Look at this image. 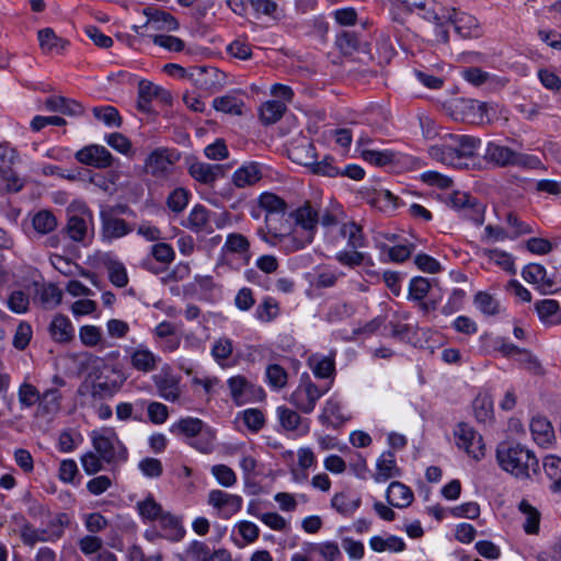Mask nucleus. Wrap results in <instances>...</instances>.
I'll use <instances>...</instances> for the list:
<instances>
[{
    "label": "nucleus",
    "mask_w": 561,
    "mask_h": 561,
    "mask_svg": "<svg viewBox=\"0 0 561 561\" xmlns=\"http://www.w3.org/2000/svg\"><path fill=\"white\" fill-rule=\"evenodd\" d=\"M496 461L502 470L520 480L537 474L540 468L535 453L520 443H500L496 447Z\"/></svg>",
    "instance_id": "f257e3e1"
},
{
    "label": "nucleus",
    "mask_w": 561,
    "mask_h": 561,
    "mask_svg": "<svg viewBox=\"0 0 561 561\" xmlns=\"http://www.w3.org/2000/svg\"><path fill=\"white\" fill-rule=\"evenodd\" d=\"M480 145L481 140L477 137L448 134L442 144L432 146L428 152L436 161L461 168V159L474 157Z\"/></svg>",
    "instance_id": "f03ea898"
},
{
    "label": "nucleus",
    "mask_w": 561,
    "mask_h": 561,
    "mask_svg": "<svg viewBox=\"0 0 561 561\" xmlns=\"http://www.w3.org/2000/svg\"><path fill=\"white\" fill-rule=\"evenodd\" d=\"M484 159L499 168L518 167L523 169H537L541 162L536 156L522 153L497 142H489Z\"/></svg>",
    "instance_id": "7ed1b4c3"
},
{
    "label": "nucleus",
    "mask_w": 561,
    "mask_h": 561,
    "mask_svg": "<svg viewBox=\"0 0 561 561\" xmlns=\"http://www.w3.org/2000/svg\"><path fill=\"white\" fill-rule=\"evenodd\" d=\"M323 394L324 391L320 390L309 376H302L299 386L290 394L289 402L302 413L309 414Z\"/></svg>",
    "instance_id": "20e7f679"
},
{
    "label": "nucleus",
    "mask_w": 561,
    "mask_h": 561,
    "mask_svg": "<svg viewBox=\"0 0 561 561\" xmlns=\"http://www.w3.org/2000/svg\"><path fill=\"white\" fill-rule=\"evenodd\" d=\"M289 217L295 220L296 226L300 227L306 234L304 241L297 243L296 249H301L307 243H311L320 220L318 209L310 202H305L304 205L291 211Z\"/></svg>",
    "instance_id": "39448f33"
},
{
    "label": "nucleus",
    "mask_w": 561,
    "mask_h": 561,
    "mask_svg": "<svg viewBox=\"0 0 561 561\" xmlns=\"http://www.w3.org/2000/svg\"><path fill=\"white\" fill-rule=\"evenodd\" d=\"M216 514L224 519H229L242 507V497L237 494H230L222 490H211L207 500Z\"/></svg>",
    "instance_id": "423d86ee"
},
{
    "label": "nucleus",
    "mask_w": 561,
    "mask_h": 561,
    "mask_svg": "<svg viewBox=\"0 0 561 561\" xmlns=\"http://www.w3.org/2000/svg\"><path fill=\"white\" fill-rule=\"evenodd\" d=\"M457 446L476 460L484 456V444L482 436L466 423H460L455 432Z\"/></svg>",
    "instance_id": "0eeeda50"
},
{
    "label": "nucleus",
    "mask_w": 561,
    "mask_h": 561,
    "mask_svg": "<svg viewBox=\"0 0 561 561\" xmlns=\"http://www.w3.org/2000/svg\"><path fill=\"white\" fill-rule=\"evenodd\" d=\"M147 20L141 25H134L136 33L142 27H151L154 31H175L179 28V22L170 13L157 8L148 7L142 11Z\"/></svg>",
    "instance_id": "6e6552de"
},
{
    "label": "nucleus",
    "mask_w": 561,
    "mask_h": 561,
    "mask_svg": "<svg viewBox=\"0 0 561 561\" xmlns=\"http://www.w3.org/2000/svg\"><path fill=\"white\" fill-rule=\"evenodd\" d=\"M260 206L266 210L265 225L270 228L275 236L282 232L276 231V221L278 217H284L287 204L286 202L274 193H263L259 198Z\"/></svg>",
    "instance_id": "1a4fd4ad"
},
{
    "label": "nucleus",
    "mask_w": 561,
    "mask_h": 561,
    "mask_svg": "<svg viewBox=\"0 0 561 561\" xmlns=\"http://www.w3.org/2000/svg\"><path fill=\"white\" fill-rule=\"evenodd\" d=\"M180 379L179 376L172 373L170 367L162 368L159 374L152 377L159 396L171 402H175L180 398Z\"/></svg>",
    "instance_id": "9d476101"
},
{
    "label": "nucleus",
    "mask_w": 561,
    "mask_h": 561,
    "mask_svg": "<svg viewBox=\"0 0 561 561\" xmlns=\"http://www.w3.org/2000/svg\"><path fill=\"white\" fill-rule=\"evenodd\" d=\"M173 163L174 159L170 149L160 147L154 149L145 160V171L157 179L165 178Z\"/></svg>",
    "instance_id": "9b49d317"
},
{
    "label": "nucleus",
    "mask_w": 561,
    "mask_h": 561,
    "mask_svg": "<svg viewBox=\"0 0 561 561\" xmlns=\"http://www.w3.org/2000/svg\"><path fill=\"white\" fill-rule=\"evenodd\" d=\"M88 377L85 386L91 389L94 399H103L105 394V381H102L103 369L105 362L103 358L90 355L85 362Z\"/></svg>",
    "instance_id": "f8f14e48"
},
{
    "label": "nucleus",
    "mask_w": 561,
    "mask_h": 561,
    "mask_svg": "<svg viewBox=\"0 0 561 561\" xmlns=\"http://www.w3.org/2000/svg\"><path fill=\"white\" fill-rule=\"evenodd\" d=\"M227 167L224 164H209L194 161L188 167L190 175L197 182L213 185L217 179L225 176Z\"/></svg>",
    "instance_id": "ddd939ff"
},
{
    "label": "nucleus",
    "mask_w": 561,
    "mask_h": 561,
    "mask_svg": "<svg viewBox=\"0 0 561 561\" xmlns=\"http://www.w3.org/2000/svg\"><path fill=\"white\" fill-rule=\"evenodd\" d=\"M522 276L526 282L537 285V288L542 294L557 291L554 280L547 275V271L541 264L530 263L526 265L522 272Z\"/></svg>",
    "instance_id": "4468645a"
},
{
    "label": "nucleus",
    "mask_w": 561,
    "mask_h": 561,
    "mask_svg": "<svg viewBox=\"0 0 561 561\" xmlns=\"http://www.w3.org/2000/svg\"><path fill=\"white\" fill-rule=\"evenodd\" d=\"M93 448L94 451H88L81 457L83 470L88 474H94L102 469V462L105 459V436L95 435Z\"/></svg>",
    "instance_id": "2eb2a0df"
},
{
    "label": "nucleus",
    "mask_w": 561,
    "mask_h": 561,
    "mask_svg": "<svg viewBox=\"0 0 561 561\" xmlns=\"http://www.w3.org/2000/svg\"><path fill=\"white\" fill-rule=\"evenodd\" d=\"M129 360L134 369L147 374L157 368L160 358L146 345L139 344L136 348L129 352Z\"/></svg>",
    "instance_id": "dca6fc26"
},
{
    "label": "nucleus",
    "mask_w": 561,
    "mask_h": 561,
    "mask_svg": "<svg viewBox=\"0 0 561 561\" xmlns=\"http://www.w3.org/2000/svg\"><path fill=\"white\" fill-rule=\"evenodd\" d=\"M401 469L397 466L396 456L391 450L383 451L376 462L374 480L378 483L386 482L391 478L401 477Z\"/></svg>",
    "instance_id": "f3484780"
},
{
    "label": "nucleus",
    "mask_w": 561,
    "mask_h": 561,
    "mask_svg": "<svg viewBox=\"0 0 561 561\" xmlns=\"http://www.w3.org/2000/svg\"><path fill=\"white\" fill-rule=\"evenodd\" d=\"M220 72L215 67L195 66L190 68L187 77L202 90H211L217 83Z\"/></svg>",
    "instance_id": "a211bd4d"
},
{
    "label": "nucleus",
    "mask_w": 561,
    "mask_h": 561,
    "mask_svg": "<svg viewBox=\"0 0 561 561\" xmlns=\"http://www.w3.org/2000/svg\"><path fill=\"white\" fill-rule=\"evenodd\" d=\"M288 157L295 163L311 168L317 159V152L313 144L307 139L295 142L288 148Z\"/></svg>",
    "instance_id": "6ab92c4d"
},
{
    "label": "nucleus",
    "mask_w": 561,
    "mask_h": 561,
    "mask_svg": "<svg viewBox=\"0 0 561 561\" xmlns=\"http://www.w3.org/2000/svg\"><path fill=\"white\" fill-rule=\"evenodd\" d=\"M413 499L412 490L399 481L391 482L386 492L387 502L398 508L410 506Z\"/></svg>",
    "instance_id": "aec40b11"
},
{
    "label": "nucleus",
    "mask_w": 561,
    "mask_h": 561,
    "mask_svg": "<svg viewBox=\"0 0 561 561\" xmlns=\"http://www.w3.org/2000/svg\"><path fill=\"white\" fill-rule=\"evenodd\" d=\"M78 162L96 169L105 168V148L99 145H88L75 153Z\"/></svg>",
    "instance_id": "412c9836"
},
{
    "label": "nucleus",
    "mask_w": 561,
    "mask_h": 561,
    "mask_svg": "<svg viewBox=\"0 0 561 561\" xmlns=\"http://www.w3.org/2000/svg\"><path fill=\"white\" fill-rule=\"evenodd\" d=\"M37 37L41 49L45 54H61L69 46V42L57 36L50 27L39 30Z\"/></svg>",
    "instance_id": "4be33fe9"
},
{
    "label": "nucleus",
    "mask_w": 561,
    "mask_h": 561,
    "mask_svg": "<svg viewBox=\"0 0 561 561\" xmlns=\"http://www.w3.org/2000/svg\"><path fill=\"white\" fill-rule=\"evenodd\" d=\"M518 512L524 516L523 529L528 535L539 533L541 514L527 499H523L517 505Z\"/></svg>",
    "instance_id": "5701e85b"
},
{
    "label": "nucleus",
    "mask_w": 561,
    "mask_h": 561,
    "mask_svg": "<svg viewBox=\"0 0 561 561\" xmlns=\"http://www.w3.org/2000/svg\"><path fill=\"white\" fill-rule=\"evenodd\" d=\"M277 417L282 427L286 431H298L300 434H307L309 426L301 416L294 410L282 405L276 410Z\"/></svg>",
    "instance_id": "b1692460"
},
{
    "label": "nucleus",
    "mask_w": 561,
    "mask_h": 561,
    "mask_svg": "<svg viewBox=\"0 0 561 561\" xmlns=\"http://www.w3.org/2000/svg\"><path fill=\"white\" fill-rule=\"evenodd\" d=\"M262 178L260 164L257 162H249L238 170L232 175V183L237 187H245L254 185Z\"/></svg>",
    "instance_id": "393cba45"
},
{
    "label": "nucleus",
    "mask_w": 561,
    "mask_h": 561,
    "mask_svg": "<svg viewBox=\"0 0 561 561\" xmlns=\"http://www.w3.org/2000/svg\"><path fill=\"white\" fill-rule=\"evenodd\" d=\"M49 333L55 342L68 343L73 339V327L67 317L57 314L49 324Z\"/></svg>",
    "instance_id": "a878e982"
},
{
    "label": "nucleus",
    "mask_w": 561,
    "mask_h": 561,
    "mask_svg": "<svg viewBox=\"0 0 561 561\" xmlns=\"http://www.w3.org/2000/svg\"><path fill=\"white\" fill-rule=\"evenodd\" d=\"M446 12L447 22L454 26L455 32L461 37L470 36L471 27L476 26V19L469 14L457 11L455 8L446 9Z\"/></svg>",
    "instance_id": "bb28decb"
},
{
    "label": "nucleus",
    "mask_w": 561,
    "mask_h": 561,
    "mask_svg": "<svg viewBox=\"0 0 561 561\" xmlns=\"http://www.w3.org/2000/svg\"><path fill=\"white\" fill-rule=\"evenodd\" d=\"M138 94L146 104H149L152 99H158L162 103L170 104L172 102L171 93L162 87L153 84L148 80H140L138 83Z\"/></svg>",
    "instance_id": "cd10ccee"
},
{
    "label": "nucleus",
    "mask_w": 561,
    "mask_h": 561,
    "mask_svg": "<svg viewBox=\"0 0 561 561\" xmlns=\"http://www.w3.org/2000/svg\"><path fill=\"white\" fill-rule=\"evenodd\" d=\"M190 552L196 561H231V556L227 550L218 549L210 552L209 547L201 541H194Z\"/></svg>",
    "instance_id": "c85d7f7f"
},
{
    "label": "nucleus",
    "mask_w": 561,
    "mask_h": 561,
    "mask_svg": "<svg viewBox=\"0 0 561 561\" xmlns=\"http://www.w3.org/2000/svg\"><path fill=\"white\" fill-rule=\"evenodd\" d=\"M129 176V165L107 151V182L113 185H124Z\"/></svg>",
    "instance_id": "c756f323"
},
{
    "label": "nucleus",
    "mask_w": 561,
    "mask_h": 561,
    "mask_svg": "<svg viewBox=\"0 0 561 561\" xmlns=\"http://www.w3.org/2000/svg\"><path fill=\"white\" fill-rule=\"evenodd\" d=\"M539 319L549 324L561 323V309L559 302L553 299H543L535 304Z\"/></svg>",
    "instance_id": "7c9ffc66"
},
{
    "label": "nucleus",
    "mask_w": 561,
    "mask_h": 561,
    "mask_svg": "<svg viewBox=\"0 0 561 561\" xmlns=\"http://www.w3.org/2000/svg\"><path fill=\"white\" fill-rule=\"evenodd\" d=\"M542 467L547 478L550 480V490L553 493H561V458L549 455L545 457Z\"/></svg>",
    "instance_id": "2f4dec72"
},
{
    "label": "nucleus",
    "mask_w": 561,
    "mask_h": 561,
    "mask_svg": "<svg viewBox=\"0 0 561 561\" xmlns=\"http://www.w3.org/2000/svg\"><path fill=\"white\" fill-rule=\"evenodd\" d=\"M204 430V422L197 417H184L171 426V432L187 438H195Z\"/></svg>",
    "instance_id": "473e14b6"
},
{
    "label": "nucleus",
    "mask_w": 561,
    "mask_h": 561,
    "mask_svg": "<svg viewBox=\"0 0 561 561\" xmlns=\"http://www.w3.org/2000/svg\"><path fill=\"white\" fill-rule=\"evenodd\" d=\"M65 231L72 241H84L89 231L88 218L79 215L70 216Z\"/></svg>",
    "instance_id": "72a5a7b5"
},
{
    "label": "nucleus",
    "mask_w": 561,
    "mask_h": 561,
    "mask_svg": "<svg viewBox=\"0 0 561 561\" xmlns=\"http://www.w3.org/2000/svg\"><path fill=\"white\" fill-rule=\"evenodd\" d=\"M340 234L347 239L350 249L357 250L366 245L363 229L354 221L343 224L340 228Z\"/></svg>",
    "instance_id": "f704fd0d"
},
{
    "label": "nucleus",
    "mask_w": 561,
    "mask_h": 561,
    "mask_svg": "<svg viewBox=\"0 0 561 561\" xmlns=\"http://www.w3.org/2000/svg\"><path fill=\"white\" fill-rule=\"evenodd\" d=\"M360 503L359 496L352 497L347 492L336 493L331 500L332 507L344 516H351L360 506Z\"/></svg>",
    "instance_id": "c9c22d12"
},
{
    "label": "nucleus",
    "mask_w": 561,
    "mask_h": 561,
    "mask_svg": "<svg viewBox=\"0 0 561 561\" xmlns=\"http://www.w3.org/2000/svg\"><path fill=\"white\" fill-rule=\"evenodd\" d=\"M286 111L284 102L272 100L266 101L260 108V118L264 125H272L278 122Z\"/></svg>",
    "instance_id": "e433bc0d"
},
{
    "label": "nucleus",
    "mask_w": 561,
    "mask_h": 561,
    "mask_svg": "<svg viewBox=\"0 0 561 561\" xmlns=\"http://www.w3.org/2000/svg\"><path fill=\"white\" fill-rule=\"evenodd\" d=\"M62 298V291L54 284L43 285L37 290V300L44 309L56 308Z\"/></svg>",
    "instance_id": "4c0bfd02"
},
{
    "label": "nucleus",
    "mask_w": 561,
    "mask_h": 561,
    "mask_svg": "<svg viewBox=\"0 0 561 561\" xmlns=\"http://www.w3.org/2000/svg\"><path fill=\"white\" fill-rule=\"evenodd\" d=\"M158 520L161 529L164 531L163 537L173 540H178L183 537L184 530L176 516L163 512Z\"/></svg>",
    "instance_id": "58836bf2"
},
{
    "label": "nucleus",
    "mask_w": 561,
    "mask_h": 561,
    "mask_svg": "<svg viewBox=\"0 0 561 561\" xmlns=\"http://www.w3.org/2000/svg\"><path fill=\"white\" fill-rule=\"evenodd\" d=\"M243 101L232 94L215 98L213 100V106L216 111L231 115H241Z\"/></svg>",
    "instance_id": "ea45409f"
},
{
    "label": "nucleus",
    "mask_w": 561,
    "mask_h": 561,
    "mask_svg": "<svg viewBox=\"0 0 561 561\" xmlns=\"http://www.w3.org/2000/svg\"><path fill=\"white\" fill-rule=\"evenodd\" d=\"M209 224V211L202 205H195L187 217L186 228L192 231H205Z\"/></svg>",
    "instance_id": "a19ab883"
},
{
    "label": "nucleus",
    "mask_w": 561,
    "mask_h": 561,
    "mask_svg": "<svg viewBox=\"0 0 561 561\" xmlns=\"http://www.w3.org/2000/svg\"><path fill=\"white\" fill-rule=\"evenodd\" d=\"M530 431L534 439L539 444H546L550 442L553 430L550 422L546 417H534L530 422Z\"/></svg>",
    "instance_id": "79ce46f5"
},
{
    "label": "nucleus",
    "mask_w": 561,
    "mask_h": 561,
    "mask_svg": "<svg viewBox=\"0 0 561 561\" xmlns=\"http://www.w3.org/2000/svg\"><path fill=\"white\" fill-rule=\"evenodd\" d=\"M279 314V305L273 297H265L255 309V318L261 322H271Z\"/></svg>",
    "instance_id": "37998d69"
},
{
    "label": "nucleus",
    "mask_w": 561,
    "mask_h": 561,
    "mask_svg": "<svg viewBox=\"0 0 561 561\" xmlns=\"http://www.w3.org/2000/svg\"><path fill=\"white\" fill-rule=\"evenodd\" d=\"M473 412L478 422L486 423L493 417V403L488 396H478L473 400Z\"/></svg>",
    "instance_id": "c03bdc74"
},
{
    "label": "nucleus",
    "mask_w": 561,
    "mask_h": 561,
    "mask_svg": "<svg viewBox=\"0 0 561 561\" xmlns=\"http://www.w3.org/2000/svg\"><path fill=\"white\" fill-rule=\"evenodd\" d=\"M137 510L139 515L147 520H157L163 513L162 506L151 494L137 503Z\"/></svg>",
    "instance_id": "a18cd8bd"
},
{
    "label": "nucleus",
    "mask_w": 561,
    "mask_h": 561,
    "mask_svg": "<svg viewBox=\"0 0 561 561\" xmlns=\"http://www.w3.org/2000/svg\"><path fill=\"white\" fill-rule=\"evenodd\" d=\"M61 394L57 389H48L41 396L39 411L43 414H55L60 409Z\"/></svg>",
    "instance_id": "49530a36"
},
{
    "label": "nucleus",
    "mask_w": 561,
    "mask_h": 561,
    "mask_svg": "<svg viewBox=\"0 0 561 561\" xmlns=\"http://www.w3.org/2000/svg\"><path fill=\"white\" fill-rule=\"evenodd\" d=\"M107 146L129 159L135 154L131 141L121 133L107 134Z\"/></svg>",
    "instance_id": "de8ad7c7"
},
{
    "label": "nucleus",
    "mask_w": 561,
    "mask_h": 561,
    "mask_svg": "<svg viewBox=\"0 0 561 561\" xmlns=\"http://www.w3.org/2000/svg\"><path fill=\"white\" fill-rule=\"evenodd\" d=\"M32 224L37 232L46 234L57 227V219L51 211L41 210L34 215Z\"/></svg>",
    "instance_id": "09e8293b"
},
{
    "label": "nucleus",
    "mask_w": 561,
    "mask_h": 561,
    "mask_svg": "<svg viewBox=\"0 0 561 561\" xmlns=\"http://www.w3.org/2000/svg\"><path fill=\"white\" fill-rule=\"evenodd\" d=\"M107 277L116 287H125L128 284V274L123 263L107 260Z\"/></svg>",
    "instance_id": "8fccbe9b"
},
{
    "label": "nucleus",
    "mask_w": 561,
    "mask_h": 561,
    "mask_svg": "<svg viewBox=\"0 0 561 561\" xmlns=\"http://www.w3.org/2000/svg\"><path fill=\"white\" fill-rule=\"evenodd\" d=\"M474 304L484 314L495 316L500 312V305L497 300L485 291H479L474 296Z\"/></svg>",
    "instance_id": "3c124183"
},
{
    "label": "nucleus",
    "mask_w": 561,
    "mask_h": 561,
    "mask_svg": "<svg viewBox=\"0 0 561 561\" xmlns=\"http://www.w3.org/2000/svg\"><path fill=\"white\" fill-rule=\"evenodd\" d=\"M360 157L373 165L385 167L394 160V154L391 151H378L371 149H363Z\"/></svg>",
    "instance_id": "603ef678"
},
{
    "label": "nucleus",
    "mask_w": 561,
    "mask_h": 561,
    "mask_svg": "<svg viewBox=\"0 0 561 561\" xmlns=\"http://www.w3.org/2000/svg\"><path fill=\"white\" fill-rule=\"evenodd\" d=\"M41 396L42 393H39L37 388L27 382L22 383L18 392L19 402L23 408H31L35 403H39Z\"/></svg>",
    "instance_id": "864d4df0"
},
{
    "label": "nucleus",
    "mask_w": 561,
    "mask_h": 561,
    "mask_svg": "<svg viewBox=\"0 0 561 561\" xmlns=\"http://www.w3.org/2000/svg\"><path fill=\"white\" fill-rule=\"evenodd\" d=\"M188 196L190 193L183 187L173 190L167 198V205L169 209L174 213L183 211L187 206Z\"/></svg>",
    "instance_id": "5fc2aeb1"
},
{
    "label": "nucleus",
    "mask_w": 561,
    "mask_h": 561,
    "mask_svg": "<svg viewBox=\"0 0 561 561\" xmlns=\"http://www.w3.org/2000/svg\"><path fill=\"white\" fill-rule=\"evenodd\" d=\"M431 289V284L425 277H413L409 286V298L415 301H422Z\"/></svg>",
    "instance_id": "6e6d98bb"
},
{
    "label": "nucleus",
    "mask_w": 561,
    "mask_h": 561,
    "mask_svg": "<svg viewBox=\"0 0 561 561\" xmlns=\"http://www.w3.org/2000/svg\"><path fill=\"white\" fill-rule=\"evenodd\" d=\"M266 378L271 387L282 389L287 383V371L278 364H272L266 367Z\"/></svg>",
    "instance_id": "4d7b16f0"
},
{
    "label": "nucleus",
    "mask_w": 561,
    "mask_h": 561,
    "mask_svg": "<svg viewBox=\"0 0 561 561\" xmlns=\"http://www.w3.org/2000/svg\"><path fill=\"white\" fill-rule=\"evenodd\" d=\"M228 388L230 390V394L232 400L240 404L242 402V398L250 387L249 381L245 379V377L238 375L234 377H231L227 381Z\"/></svg>",
    "instance_id": "13d9d810"
},
{
    "label": "nucleus",
    "mask_w": 561,
    "mask_h": 561,
    "mask_svg": "<svg viewBox=\"0 0 561 561\" xmlns=\"http://www.w3.org/2000/svg\"><path fill=\"white\" fill-rule=\"evenodd\" d=\"M28 305V295L23 290H13L8 298V308L14 313H25Z\"/></svg>",
    "instance_id": "bf43d9fd"
},
{
    "label": "nucleus",
    "mask_w": 561,
    "mask_h": 561,
    "mask_svg": "<svg viewBox=\"0 0 561 561\" xmlns=\"http://www.w3.org/2000/svg\"><path fill=\"white\" fill-rule=\"evenodd\" d=\"M354 311L353 305L348 302H336L329 308L325 318L329 322H336L350 318Z\"/></svg>",
    "instance_id": "052dcab7"
},
{
    "label": "nucleus",
    "mask_w": 561,
    "mask_h": 561,
    "mask_svg": "<svg viewBox=\"0 0 561 561\" xmlns=\"http://www.w3.org/2000/svg\"><path fill=\"white\" fill-rule=\"evenodd\" d=\"M309 551L319 552L327 561H335L341 557L339 545L334 541L310 545Z\"/></svg>",
    "instance_id": "680f3d73"
},
{
    "label": "nucleus",
    "mask_w": 561,
    "mask_h": 561,
    "mask_svg": "<svg viewBox=\"0 0 561 561\" xmlns=\"http://www.w3.org/2000/svg\"><path fill=\"white\" fill-rule=\"evenodd\" d=\"M224 248L229 252L243 254L249 252L250 243L243 234L230 233Z\"/></svg>",
    "instance_id": "e2e57ef3"
},
{
    "label": "nucleus",
    "mask_w": 561,
    "mask_h": 561,
    "mask_svg": "<svg viewBox=\"0 0 561 561\" xmlns=\"http://www.w3.org/2000/svg\"><path fill=\"white\" fill-rule=\"evenodd\" d=\"M312 371L318 378H329L335 370L334 359L331 357L312 358Z\"/></svg>",
    "instance_id": "0e129e2a"
},
{
    "label": "nucleus",
    "mask_w": 561,
    "mask_h": 561,
    "mask_svg": "<svg viewBox=\"0 0 561 561\" xmlns=\"http://www.w3.org/2000/svg\"><path fill=\"white\" fill-rule=\"evenodd\" d=\"M366 255L363 252L351 249V251H340L335 255V260L347 267H356L365 262Z\"/></svg>",
    "instance_id": "69168bd1"
},
{
    "label": "nucleus",
    "mask_w": 561,
    "mask_h": 561,
    "mask_svg": "<svg viewBox=\"0 0 561 561\" xmlns=\"http://www.w3.org/2000/svg\"><path fill=\"white\" fill-rule=\"evenodd\" d=\"M232 350V341L228 337H220L215 341L211 348V355L217 363L221 364L222 360H226L231 356Z\"/></svg>",
    "instance_id": "338daca9"
},
{
    "label": "nucleus",
    "mask_w": 561,
    "mask_h": 561,
    "mask_svg": "<svg viewBox=\"0 0 561 561\" xmlns=\"http://www.w3.org/2000/svg\"><path fill=\"white\" fill-rule=\"evenodd\" d=\"M211 473L216 478L219 484L226 488H230L237 482L234 471L226 465H216L211 468Z\"/></svg>",
    "instance_id": "774afa93"
}]
</instances>
